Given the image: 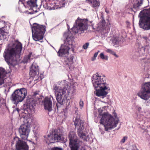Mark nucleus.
<instances>
[{"label":"nucleus","mask_w":150,"mask_h":150,"mask_svg":"<svg viewBox=\"0 0 150 150\" xmlns=\"http://www.w3.org/2000/svg\"><path fill=\"white\" fill-rule=\"evenodd\" d=\"M69 83L66 80L58 81L59 86L54 85L53 90L58 103L56 105L58 110L63 105L65 99L69 100L75 92V88L73 85L69 86Z\"/></svg>","instance_id":"obj_1"},{"label":"nucleus","mask_w":150,"mask_h":150,"mask_svg":"<svg viewBox=\"0 0 150 150\" xmlns=\"http://www.w3.org/2000/svg\"><path fill=\"white\" fill-rule=\"evenodd\" d=\"M22 49V44L17 40L8 45L4 53L3 56L9 65L16 64L20 57Z\"/></svg>","instance_id":"obj_2"},{"label":"nucleus","mask_w":150,"mask_h":150,"mask_svg":"<svg viewBox=\"0 0 150 150\" xmlns=\"http://www.w3.org/2000/svg\"><path fill=\"white\" fill-rule=\"evenodd\" d=\"M92 81L96 90L94 94L103 98L105 97L110 90L109 84L106 82L105 76L96 73L93 75Z\"/></svg>","instance_id":"obj_3"},{"label":"nucleus","mask_w":150,"mask_h":150,"mask_svg":"<svg viewBox=\"0 0 150 150\" xmlns=\"http://www.w3.org/2000/svg\"><path fill=\"white\" fill-rule=\"evenodd\" d=\"M29 116V115H25L23 117V124L18 129L20 137L22 139L25 140L27 139L30 131L32 119Z\"/></svg>","instance_id":"obj_4"},{"label":"nucleus","mask_w":150,"mask_h":150,"mask_svg":"<svg viewBox=\"0 0 150 150\" xmlns=\"http://www.w3.org/2000/svg\"><path fill=\"white\" fill-rule=\"evenodd\" d=\"M139 16L140 17L139 23L140 27L144 30H150V8L143 10Z\"/></svg>","instance_id":"obj_5"},{"label":"nucleus","mask_w":150,"mask_h":150,"mask_svg":"<svg viewBox=\"0 0 150 150\" xmlns=\"http://www.w3.org/2000/svg\"><path fill=\"white\" fill-rule=\"evenodd\" d=\"M73 36L68 35L64 44L62 45L60 48L58 52L59 56H66L69 53L68 50L71 49L74 51L75 47V42L73 40Z\"/></svg>","instance_id":"obj_6"},{"label":"nucleus","mask_w":150,"mask_h":150,"mask_svg":"<svg viewBox=\"0 0 150 150\" xmlns=\"http://www.w3.org/2000/svg\"><path fill=\"white\" fill-rule=\"evenodd\" d=\"M80 117V116L78 114H76V117L75 116L74 125L76 127H78L77 133L80 138L87 141L89 140V138L87 134L84 131L85 129L84 122L81 120Z\"/></svg>","instance_id":"obj_7"},{"label":"nucleus","mask_w":150,"mask_h":150,"mask_svg":"<svg viewBox=\"0 0 150 150\" xmlns=\"http://www.w3.org/2000/svg\"><path fill=\"white\" fill-rule=\"evenodd\" d=\"M118 120L117 119L116 120L114 119L111 115L109 114H105L101 117L100 123L104 125L105 130L108 131L117 126L118 123Z\"/></svg>","instance_id":"obj_8"},{"label":"nucleus","mask_w":150,"mask_h":150,"mask_svg":"<svg viewBox=\"0 0 150 150\" xmlns=\"http://www.w3.org/2000/svg\"><path fill=\"white\" fill-rule=\"evenodd\" d=\"M27 89L21 88L15 90L11 95V99L13 102L17 105L19 103L22 102L27 95Z\"/></svg>","instance_id":"obj_9"},{"label":"nucleus","mask_w":150,"mask_h":150,"mask_svg":"<svg viewBox=\"0 0 150 150\" xmlns=\"http://www.w3.org/2000/svg\"><path fill=\"white\" fill-rule=\"evenodd\" d=\"M32 37L35 41L42 40L45 31V27L42 25L34 23L32 28Z\"/></svg>","instance_id":"obj_10"},{"label":"nucleus","mask_w":150,"mask_h":150,"mask_svg":"<svg viewBox=\"0 0 150 150\" xmlns=\"http://www.w3.org/2000/svg\"><path fill=\"white\" fill-rule=\"evenodd\" d=\"M44 137L46 143L48 144L59 142L63 139V133L61 130L57 129L52 132L47 137L44 136Z\"/></svg>","instance_id":"obj_11"},{"label":"nucleus","mask_w":150,"mask_h":150,"mask_svg":"<svg viewBox=\"0 0 150 150\" xmlns=\"http://www.w3.org/2000/svg\"><path fill=\"white\" fill-rule=\"evenodd\" d=\"M137 95L142 99L146 101L150 98V82L143 83Z\"/></svg>","instance_id":"obj_12"},{"label":"nucleus","mask_w":150,"mask_h":150,"mask_svg":"<svg viewBox=\"0 0 150 150\" xmlns=\"http://www.w3.org/2000/svg\"><path fill=\"white\" fill-rule=\"evenodd\" d=\"M87 21L86 19H82L78 17L76 21L75 24H74V27L71 29L73 33L76 34L86 30L87 27Z\"/></svg>","instance_id":"obj_13"},{"label":"nucleus","mask_w":150,"mask_h":150,"mask_svg":"<svg viewBox=\"0 0 150 150\" xmlns=\"http://www.w3.org/2000/svg\"><path fill=\"white\" fill-rule=\"evenodd\" d=\"M69 138L71 150H78L80 143L82 142H80L77 139L75 133L73 131L70 132L69 134Z\"/></svg>","instance_id":"obj_14"},{"label":"nucleus","mask_w":150,"mask_h":150,"mask_svg":"<svg viewBox=\"0 0 150 150\" xmlns=\"http://www.w3.org/2000/svg\"><path fill=\"white\" fill-rule=\"evenodd\" d=\"M39 91L35 92L33 94V97L35 98V100L33 98H31L28 99L27 100V108L28 110V109L31 112H33L34 110V106L35 105L36 101L37 99H39Z\"/></svg>","instance_id":"obj_15"},{"label":"nucleus","mask_w":150,"mask_h":150,"mask_svg":"<svg viewBox=\"0 0 150 150\" xmlns=\"http://www.w3.org/2000/svg\"><path fill=\"white\" fill-rule=\"evenodd\" d=\"M16 141V147L17 150H28V146L26 143L20 139L18 137L14 138L13 142Z\"/></svg>","instance_id":"obj_16"},{"label":"nucleus","mask_w":150,"mask_h":150,"mask_svg":"<svg viewBox=\"0 0 150 150\" xmlns=\"http://www.w3.org/2000/svg\"><path fill=\"white\" fill-rule=\"evenodd\" d=\"M44 108L50 111L52 110V103L50 98L46 97L43 101Z\"/></svg>","instance_id":"obj_17"},{"label":"nucleus","mask_w":150,"mask_h":150,"mask_svg":"<svg viewBox=\"0 0 150 150\" xmlns=\"http://www.w3.org/2000/svg\"><path fill=\"white\" fill-rule=\"evenodd\" d=\"M30 74L33 77H37L39 74L38 66L35 63H33L30 69Z\"/></svg>","instance_id":"obj_18"},{"label":"nucleus","mask_w":150,"mask_h":150,"mask_svg":"<svg viewBox=\"0 0 150 150\" xmlns=\"http://www.w3.org/2000/svg\"><path fill=\"white\" fill-rule=\"evenodd\" d=\"M97 26V29L98 30H103L105 33L108 32L109 29H107L106 30L107 26H105V21L104 20H102V22L99 23Z\"/></svg>","instance_id":"obj_19"},{"label":"nucleus","mask_w":150,"mask_h":150,"mask_svg":"<svg viewBox=\"0 0 150 150\" xmlns=\"http://www.w3.org/2000/svg\"><path fill=\"white\" fill-rule=\"evenodd\" d=\"M6 74V72L4 69L0 68V86L4 83V78Z\"/></svg>","instance_id":"obj_20"},{"label":"nucleus","mask_w":150,"mask_h":150,"mask_svg":"<svg viewBox=\"0 0 150 150\" xmlns=\"http://www.w3.org/2000/svg\"><path fill=\"white\" fill-rule=\"evenodd\" d=\"M91 6L93 8H98L100 6V2L99 0H88Z\"/></svg>","instance_id":"obj_21"},{"label":"nucleus","mask_w":150,"mask_h":150,"mask_svg":"<svg viewBox=\"0 0 150 150\" xmlns=\"http://www.w3.org/2000/svg\"><path fill=\"white\" fill-rule=\"evenodd\" d=\"M37 1V0H28L27 2V4L31 8H36L38 6Z\"/></svg>","instance_id":"obj_22"},{"label":"nucleus","mask_w":150,"mask_h":150,"mask_svg":"<svg viewBox=\"0 0 150 150\" xmlns=\"http://www.w3.org/2000/svg\"><path fill=\"white\" fill-rule=\"evenodd\" d=\"M6 35L2 28H0V42L3 43L6 40Z\"/></svg>","instance_id":"obj_23"},{"label":"nucleus","mask_w":150,"mask_h":150,"mask_svg":"<svg viewBox=\"0 0 150 150\" xmlns=\"http://www.w3.org/2000/svg\"><path fill=\"white\" fill-rule=\"evenodd\" d=\"M74 56L73 55L71 56L69 58L67 59V62H68L67 65H68V67L70 69V65L72 64L73 63V59Z\"/></svg>","instance_id":"obj_24"},{"label":"nucleus","mask_w":150,"mask_h":150,"mask_svg":"<svg viewBox=\"0 0 150 150\" xmlns=\"http://www.w3.org/2000/svg\"><path fill=\"white\" fill-rule=\"evenodd\" d=\"M31 55L32 53H30L27 56H25L23 60V62L25 63L30 62L32 59Z\"/></svg>","instance_id":"obj_25"},{"label":"nucleus","mask_w":150,"mask_h":150,"mask_svg":"<svg viewBox=\"0 0 150 150\" xmlns=\"http://www.w3.org/2000/svg\"><path fill=\"white\" fill-rule=\"evenodd\" d=\"M142 3L143 1L142 0L137 1V2L134 5V7L135 8H139L141 6Z\"/></svg>","instance_id":"obj_26"},{"label":"nucleus","mask_w":150,"mask_h":150,"mask_svg":"<svg viewBox=\"0 0 150 150\" xmlns=\"http://www.w3.org/2000/svg\"><path fill=\"white\" fill-rule=\"evenodd\" d=\"M99 56L100 58L103 60L107 61L108 59V57L107 55H105L103 52L101 53Z\"/></svg>","instance_id":"obj_27"},{"label":"nucleus","mask_w":150,"mask_h":150,"mask_svg":"<svg viewBox=\"0 0 150 150\" xmlns=\"http://www.w3.org/2000/svg\"><path fill=\"white\" fill-rule=\"evenodd\" d=\"M144 66L146 68V69H149L150 68V59H146L145 61Z\"/></svg>","instance_id":"obj_28"},{"label":"nucleus","mask_w":150,"mask_h":150,"mask_svg":"<svg viewBox=\"0 0 150 150\" xmlns=\"http://www.w3.org/2000/svg\"><path fill=\"white\" fill-rule=\"evenodd\" d=\"M149 46L148 45H146L144 47H142L141 49V51L142 52V53L144 54L145 53V52L148 50Z\"/></svg>","instance_id":"obj_29"},{"label":"nucleus","mask_w":150,"mask_h":150,"mask_svg":"<svg viewBox=\"0 0 150 150\" xmlns=\"http://www.w3.org/2000/svg\"><path fill=\"white\" fill-rule=\"evenodd\" d=\"M149 46L148 45H146L144 47H142L141 49V51L142 52V53L144 54L145 53V52L148 50Z\"/></svg>","instance_id":"obj_30"},{"label":"nucleus","mask_w":150,"mask_h":150,"mask_svg":"<svg viewBox=\"0 0 150 150\" xmlns=\"http://www.w3.org/2000/svg\"><path fill=\"white\" fill-rule=\"evenodd\" d=\"M149 46L148 45H146L144 47H142L141 49V51L142 52V53L144 54L145 53V52L148 50Z\"/></svg>","instance_id":"obj_31"},{"label":"nucleus","mask_w":150,"mask_h":150,"mask_svg":"<svg viewBox=\"0 0 150 150\" xmlns=\"http://www.w3.org/2000/svg\"><path fill=\"white\" fill-rule=\"evenodd\" d=\"M106 51L109 53H110V54H111L114 56H115L116 57H118V56L112 50L110 49H107L106 50Z\"/></svg>","instance_id":"obj_32"},{"label":"nucleus","mask_w":150,"mask_h":150,"mask_svg":"<svg viewBox=\"0 0 150 150\" xmlns=\"http://www.w3.org/2000/svg\"><path fill=\"white\" fill-rule=\"evenodd\" d=\"M121 40L119 37H114L112 40V42L115 44H117Z\"/></svg>","instance_id":"obj_33"},{"label":"nucleus","mask_w":150,"mask_h":150,"mask_svg":"<svg viewBox=\"0 0 150 150\" xmlns=\"http://www.w3.org/2000/svg\"><path fill=\"white\" fill-rule=\"evenodd\" d=\"M103 111V110L102 109V108H100V109H99L98 110V113L99 114V115L100 116H102V117H103V115L105 114H109L108 113H106V112H104L103 113H102Z\"/></svg>","instance_id":"obj_34"},{"label":"nucleus","mask_w":150,"mask_h":150,"mask_svg":"<svg viewBox=\"0 0 150 150\" xmlns=\"http://www.w3.org/2000/svg\"><path fill=\"white\" fill-rule=\"evenodd\" d=\"M89 45V43L88 42H87L83 45V49L86 50L87 49Z\"/></svg>","instance_id":"obj_35"},{"label":"nucleus","mask_w":150,"mask_h":150,"mask_svg":"<svg viewBox=\"0 0 150 150\" xmlns=\"http://www.w3.org/2000/svg\"><path fill=\"white\" fill-rule=\"evenodd\" d=\"M79 105L81 108L82 109L83 106V103L81 100L79 101Z\"/></svg>","instance_id":"obj_36"},{"label":"nucleus","mask_w":150,"mask_h":150,"mask_svg":"<svg viewBox=\"0 0 150 150\" xmlns=\"http://www.w3.org/2000/svg\"><path fill=\"white\" fill-rule=\"evenodd\" d=\"M51 150H63L62 148L55 147L51 149Z\"/></svg>","instance_id":"obj_37"},{"label":"nucleus","mask_w":150,"mask_h":150,"mask_svg":"<svg viewBox=\"0 0 150 150\" xmlns=\"http://www.w3.org/2000/svg\"><path fill=\"white\" fill-rule=\"evenodd\" d=\"M127 137H123V138L121 140V142L122 143H124L125 140H127Z\"/></svg>","instance_id":"obj_38"},{"label":"nucleus","mask_w":150,"mask_h":150,"mask_svg":"<svg viewBox=\"0 0 150 150\" xmlns=\"http://www.w3.org/2000/svg\"><path fill=\"white\" fill-rule=\"evenodd\" d=\"M142 38H143L144 40H146V42H148V40H149L148 38L146 36H144L142 37Z\"/></svg>","instance_id":"obj_39"},{"label":"nucleus","mask_w":150,"mask_h":150,"mask_svg":"<svg viewBox=\"0 0 150 150\" xmlns=\"http://www.w3.org/2000/svg\"><path fill=\"white\" fill-rule=\"evenodd\" d=\"M132 150H138L135 145H133L132 146Z\"/></svg>","instance_id":"obj_40"},{"label":"nucleus","mask_w":150,"mask_h":150,"mask_svg":"<svg viewBox=\"0 0 150 150\" xmlns=\"http://www.w3.org/2000/svg\"><path fill=\"white\" fill-rule=\"evenodd\" d=\"M98 54V53L96 52L94 54L93 57H94L96 58L97 57Z\"/></svg>","instance_id":"obj_41"},{"label":"nucleus","mask_w":150,"mask_h":150,"mask_svg":"<svg viewBox=\"0 0 150 150\" xmlns=\"http://www.w3.org/2000/svg\"><path fill=\"white\" fill-rule=\"evenodd\" d=\"M16 110L18 112V113H19V111H20V110H19V109L17 108L15 110H14L13 111V112H15Z\"/></svg>","instance_id":"obj_42"},{"label":"nucleus","mask_w":150,"mask_h":150,"mask_svg":"<svg viewBox=\"0 0 150 150\" xmlns=\"http://www.w3.org/2000/svg\"><path fill=\"white\" fill-rule=\"evenodd\" d=\"M96 58L95 57H93L92 58V59H91V60L92 61H94L95 59H96Z\"/></svg>","instance_id":"obj_43"},{"label":"nucleus","mask_w":150,"mask_h":150,"mask_svg":"<svg viewBox=\"0 0 150 150\" xmlns=\"http://www.w3.org/2000/svg\"><path fill=\"white\" fill-rule=\"evenodd\" d=\"M19 2L20 3V2H21L23 4V1H22V0H19Z\"/></svg>","instance_id":"obj_44"},{"label":"nucleus","mask_w":150,"mask_h":150,"mask_svg":"<svg viewBox=\"0 0 150 150\" xmlns=\"http://www.w3.org/2000/svg\"><path fill=\"white\" fill-rule=\"evenodd\" d=\"M100 52V51L99 50H98V52H98V53Z\"/></svg>","instance_id":"obj_45"},{"label":"nucleus","mask_w":150,"mask_h":150,"mask_svg":"<svg viewBox=\"0 0 150 150\" xmlns=\"http://www.w3.org/2000/svg\"><path fill=\"white\" fill-rule=\"evenodd\" d=\"M83 149H80L79 150H84Z\"/></svg>","instance_id":"obj_46"},{"label":"nucleus","mask_w":150,"mask_h":150,"mask_svg":"<svg viewBox=\"0 0 150 150\" xmlns=\"http://www.w3.org/2000/svg\"><path fill=\"white\" fill-rule=\"evenodd\" d=\"M5 91H6V89H5Z\"/></svg>","instance_id":"obj_47"},{"label":"nucleus","mask_w":150,"mask_h":150,"mask_svg":"<svg viewBox=\"0 0 150 150\" xmlns=\"http://www.w3.org/2000/svg\"><path fill=\"white\" fill-rule=\"evenodd\" d=\"M34 129H35V127H34Z\"/></svg>","instance_id":"obj_48"},{"label":"nucleus","mask_w":150,"mask_h":150,"mask_svg":"<svg viewBox=\"0 0 150 150\" xmlns=\"http://www.w3.org/2000/svg\"><path fill=\"white\" fill-rule=\"evenodd\" d=\"M149 35H150V33H149Z\"/></svg>","instance_id":"obj_49"}]
</instances>
